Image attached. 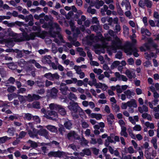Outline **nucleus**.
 Here are the masks:
<instances>
[{
  "label": "nucleus",
  "instance_id": "obj_1",
  "mask_svg": "<svg viewBox=\"0 0 159 159\" xmlns=\"http://www.w3.org/2000/svg\"><path fill=\"white\" fill-rule=\"evenodd\" d=\"M89 38L93 41H94L95 40L97 41H100L102 42V45L97 44L95 46V52L97 54H99L101 53H104L105 48H106L107 51L110 52L112 51H115L117 49H124L125 52L127 55H131L133 54L134 56L136 57L139 56V54L137 53L138 51L137 48L133 46L131 44H129L124 48L122 45L121 40L117 36L115 37L114 40L112 42V44L111 46L108 45L107 42L111 40V38L108 34L105 35V38L100 34H99L98 36H95L92 35Z\"/></svg>",
  "mask_w": 159,
  "mask_h": 159
},
{
  "label": "nucleus",
  "instance_id": "obj_2",
  "mask_svg": "<svg viewBox=\"0 0 159 159\" xmlns=\"http://www.w3.org/2000/svg\"><path fill=\"white\" fill-rule=\"evenodd\" d=\"M7 34L9 36L12 37V38L8 40L3 39L0 40V43H4L8 47H12L14 46V42H20L25 39H29L28 37L26 36L25 33L23 34L24 37L22 38L20 37L21 35L17 34L14 33L10 29H8Z\"/></svg>",
  "mask_w": 159,
  "mask_h": 159
},
{
  "label": "nucleus",
  "instance_id": "obj_3",
  "mask_svg": "<svg viewBox=\"0 0 159 159\" xmlns=\"http://www.w3.org/2000/svg\"><path fill=\"white\" fill-rule=\"evenodd\" d=\"M33 125V123H29L26 125V129L31 137H37L38 134L40 135L44 136L47 139H48L47 132L45 129H42V128L43 127L41 125H39L37 127L41 129V130L37 132L36 130L34 127Z\"/></svg>",
  "mask_w": 159,
  "mask_h": 159
},
{
  "label": "nucleus",
  "instance_id": "obj_4",
  "mask_svg": "<svg viewBox=\"0 0 159 159\" xmlns=\"http://www.w3.org/2000/svg\"><path fill=\"white\" fill-rule=\"evenodd\" d=\"M44 28H49L50 29V34L53 37H57L61 42H64L62 36L59 33L61 30L59 25L55 23H52L49 25L44 24L42 25Z\"/></svg>",
  "mask_w": 159,
  "mask_h": 159
},
{
  "label": "nucleus",
  "instance_id": "obj_5",
  "mask_svg": "<svg viewBox=\"0 0 159 159\" xmlns=\"http://www.w3.org/2000/svg\"><path fill=\"white\" fill-rule=\"evenodd\" d=\"M20 30L23 32L22 35L21 34H19L21 35L20 37L21 38H23L24 37V36L23 34V33H25L26 36L29 38L28 39H25V40H28L30 39H34L35 36L39 37L42 39H44L45 38V34L44 32H43L42 34L40 33L39 32L38 33H32L30 34V36H29L27 35V33L25 31V30L24 29L22 28H20Z\"/></svg>",
  "mask_w": 159,
  "mask_h": 159
},
{
  "label": "nucleus",
  "instance_id": "obj_6",
  "mask_svg": "<svg viewBox=\"0 0 159 159\" xmlns=\"http://www.w3.org/2000/svg\"><path fill=\"white\" fill-rule=\"evenodd\" d=\"M41 111L44 114L43 116L48 119L54 120L55 118H52L51 116H53V117L55 118H57L58 116L57 113L53 111H47L44 109L42 108L41 110Z\"/></svg>",
  "mask_w": 159,
  "mask_h": 159
},
{
  "label": "nucleus",
  "instance_id": "obj_7",
  "mask_svg": "<svg viewBox=\"0 0 159 159\" xmlns=\"http://www.w3.org/2000/svg\"><path fill=\"white\" fill-rule=\"evenodd\" d=\"M68 107L70 111L73 116L76 118L77 117L78 115H75L74 114L76 113L79 109L83 111V110L79 106L78 103L76 102H70Z\"/></svg>",
  "mask_w": 159,
  "mask_h": 159
},
{
  "label": "nucleus",
  "instance_id": "obj_8",
  "mask_svg": "<svg viewBox=\"0 0 159 159\" xmlns=\"http://www.w3.org/2000/svg\"><path fill=\"white\" fill-rule=\"evenodd\" d=\"M128 107H129V111L131 113L134 112V110L132 108H136L137 107L136 101L134 99H132L130 101L127 102Z\"/></svg>",
  "mask_w": 159,
  "mask_h": 159
},
{
  "label": "nucleus",
  "instance_id": "obj_9",
  "mask_svg": "<svg viewBox=\"0 0 159 159\" xmlns=\"http://www.w3.org/2000/svg\"><path fill=\"white\" fill-rule=\"evenodd\" d=\"M135 70L134 69L129 70L127 69L125 72V74L129 79L134 78L136 76Z\"/></svg>",
  "mask_w": 159,
  "mask_h": 159
},
{
  "label": "nucleus",
  "instance_id": "obj_10",
  "mask_svg": "<svg viewBox=\"0 0 159 159\" xmlns=\"http://www.w3.org/2000/svg\"><path fill=\"white\" fill-rule=\"evenodd\" d=\"M64 154V152L58 151L57 152H50L48 154V155L50 157L53 156L54 157H61V156H63Z\"/></svg>",
  "mask_w": 159,
  "mask_h": 159
},
{
  "label": "nucleus",
  "instance_id": "obj_11",
  "mask_svg": "<svg viewBox=\"0 0 159 159\" xmlns=\"http://www.w3.org/2000/svg\"><path fill=\"white\" fill-rule=\"evenodd\" d=\"M121 5L122 6H125L126 10H130L131 7L130 3L128 0H123Z\"/></svg>",
  "mask_w": 159,
  "mask_h": 159
},
{
  "label": "nucleus",
  "instance_id": "obj_12",
  "mask_svg": "<svg viewBox=\"0 0 159 159\" xmlns=\"http://www.w3.org/2000/svg\"><path fill=\"white\" fill-rule=\"evenodd\" d=\"M108 7L106 5H103V8L101 9V13L102 15H105V12H107V14L109 15L111 14V11L109 10H107Z\"/></svg>",
  "mask_w": 159,
  "mask_h": 159
},
{
  "label": "nucleus",
  "instance_id": "obj_13",
  "mask_svg": "<svg viewBox=\"0 0 159 159\" xmlns=\"http://www.w3.org/2000/svg\"><path fill=\"white\" fill-rule=\"evenodd\" d=\"M115 75L119 80H121L124 81H127V78L125 76L121 75L118 72H116L115 73Z\"/></svg>",
  "mask_w": 159,
  "mask_h": 159
},
{
  "label": "nucleus",
  "instance_id": "obj_14",
  "mask_svg": "<svg viewBox=\"0 0 159 159\" xmlns=\"http://www.w3.org/2000/svg\"><path fill=\"white\" fill-rule=\"evenodd\" d=\"M51 57L50 56H45L42 59V62L44 64H50L51 63Z\"/></svg>",
  "mask_w": 159,
  "mask_h": 159
},
{
  "label": "nucleus",
  "instance_id": "obj_15",
  "mask_svg": "<svg viewBox=\"0 0 159 159\" xmlns=\"http://www.w3.org/2000/svg\"><path fill=\"white\" fill-rule=\"evenodd\" d=\"M67 137L69 139H71L72 138L76 139H78L79 138L78 135L74 131H71L68 133Z\"/></svg>",
  "mask_w": 159,
  "mask_h": 159
},
{
  "label": "nucleus",
  "instance_id": "obj_16",
  "mask_svg": "<svg viewBox=\"0 0 159 159\" xmlns=\"http://www.w3.org/2000/svg\"><path fill=\"white\" fill-rule=\"evenodd\" d=\"M113 137L108 136L107 139L105 140V145L106 147H108L110 144V143H113L114 140H113Z\"/></svg>",
  "mask_w": 159,
  "mask_h": 159
},
{
  "label": "nucleus",
  "instance_id": "obj_17",
  "mask_svg": "<svg viewBox=\"0 0 159 159\" xmlns=\"http://www.w3.org/2000/svg\"><path fill=\"white\" fill-rule=\"evenodd\" d=\"M149 89L153 93V96L155 98H157L159 97V95L156 92L155 89L153 85L149 87Z\"/></svg>",
  "mask_w": 159,
  "mask_h": 159
},
{
  "label": "nucleus",
  "instance_id": "obj_18",
  "mask_svg": "<svg viewBox=\"0 0 159 159\" xmlns=\"http://www.w3.org/2000/svg\"><path fill=\"white\" fill-rule=\"evenodd\" d=\"M125 151L126 153H129L130 154H132L136 152L135 151L132 146H130L128 148H125Z\"/></svg>",
  "mask_w": 159,
  "mask_h": 159
},
{
  "label": "nucleus",
  "instance_id": "obj_19",
  "mask_svg": "<svg viewBox=\"0 0 159 159\" xmlns=\"http://www.w3.org/2000/svg\"><path fill=\"white\" fill-rule=\"evenodd\" d=\"M57 90L56 89L53 88L51 91V93H50L49 96L52 97L53 98H55L57 96Z\"/></svg>",
  "mask_w": 159,
  "mask_h": 159
},
{
  "label": "nucleus",
  "instance_id": "obj_20",
  "mask_svg": "<svg viewBox=\"0 0 159 159\" xmlns=\"http://www.w3.org/2000/svg\"><path fill=\"white\" fill-rule=\"evenodd\" d=\"M91 29L97 33L100 32L101 30V27L99 25L92 26L91 27Z\"/></svg>",
  "mask_w": 159,
  "mask_h": 159
},
{
  "label": "nucleus",
  "instance_id": "obj_21",
  "mask_svg": "<svg viewBox=\"0 0 159 159\" xmlns=\"http://www.w3.org/2000/svg\"><path fill=\"white\" fill-rule=\"evenodd\" d=\"M114 117L113 114H110L107 117V120L108 124H111L114 121Z\"/></svg>",
  "mask_w": 159,
  "mask_h": 159
},
{
  "label": "nucleus",
  "instance_id": "obj_22",
  "mask_svg": "<svg viewBox=\"0 0 159 159\" xmlns=\"http://www.w3.org/2000/svg\"><path fill=\"white\" fill-rule=\"evenodd\" d=\"M77 81V79L76 78H72L71 80H67L64 81L66 84H70L72 83L75 84Z\"/></svg>",
  "mask_w": 159,
  "mask_h": 159
},
{
  "label": "nucleus",
  "instance_id": "obj_23",
  "mask_svg": "<svg viewBox=\"0 0 159 159\" xmlns=\"http://www.w3.org/2000/svg\"><path fill=\"white\" fill-rule=\"evenodd\" d=\"M138 110L141 113H143L144 112H146L148 110V107L144 105H143L142 107H139L138 108Z\"/></svg>",
  "mask_w": 159,
  "mask_h": 159
},
{
  "label": "nucleus",
  "instance_id": "obj_24",
  "mask_svg": "<svg viewBox=\"0 0 159 159\" xmlns=\"http://www.w3.org/2000/svg\"><path fill=\"white\" fill-rule=\"evenodd\" d=\"M59 106V105L56 104L51 103L49 105V107L51 110H58Z\"/></svg>",
  "mask_w": 159,
  "mask_h": 159
},
{
  "label": "nucleus",
  "instance_id": "obj_25",
  "mask_svg": "<svg viewBox=\"0 0 159 159\" xmlns=\"http://www.w3.org/2000/svg\"><path fill=\"white\" fill-rule=\"evenodd\" d=\"M124 93L128 98H130L132 96H134L135 94L132 91H131L129 90H128L124 92Z\"/></svg>",
  "mask_w": 159,
  "mask_h": 159
},
{
  "label": "nucleus",
  "instance_id": "obj_26",
  "mask_svg": "<svg viewBox=\"0 0 159 159\" xmlns=\"http://www.w3.org/2000/svg\"><path fill=\"white\" fill-rule=\"evenodd\" d=\"M59 113L62 115H64L66 113V111L64 108L62 106L59 105L58 110Z\"/></svg>",
  "mask_w": 159,
  "mask_h": 159
},
{
  "label": "nucleus",
  "instance_id": "obj_27",
  "mask_svg": "<svg viewBox=\"0 0 159 159\" xmlns=\"http://www.w3.org/2000/svg\"><path fill=\"white\" fill-rule=\"evenodd\" d=\"M46 128L50 131L56 132L57 131V129L55 126L48 125L46 126Z\"/></svg>",
  "mask_w": 159,
  "mask_h": 159
},
{
  "label": "nucleus",
  "instance_id": "obj_28",
  "mask_svg": "<svg viewBox=\"0 0 159 159\" xmlns=\"http://www.w3.org/2000/svg\"><path fill=\"white\" fill-rule=\"evenodd\" d=\"M60 90L62 93L64 95H66L67 93V91L70 90L68 89V87L66 86H65L64 87H61L60 88Z\"/></svg>",
  "mask_w": 159,
  "mask_h": 159
},
{
  "label": "nucleus",
  "instance_id": "obj_29",
  "mask_svg": "<svg viewBox=\"0 0 159 159\" xmlns=\"http://www.w3.org/2000/svg\"><path fill=\"white\" fill-rule=\"evenodd\" d=\"M145 54L146 58L148 60L150 59L152 57L156 58V55L152 52H149V53H145Z\"/></svg>",
  "mask_w": 159,
  "mask_h": 159
},
{
  "label": "nucleus",
  "instance_id": "obj_30",
  "mask_svg": "<svg viewBox=\"0 0 159 159\" xmlns=\"http://www.w3.org/2000/svg\"><path fill=\"white\" fill-rule=\"evenodd\" d=\"M157 139L156 138L153 137L151 140V142L153 145V147L156 149L157 148Z\"/></svg>",
  "mask_w": 159,
  "mask_h": 159
},
{
  "label": "nucleus",
  "instance_id": "obj_31",
  "mask_svg": "<svg viewBox=\"0 0 159 159\" xmlns=\"http://www.w3.org/2000/svg\"><path fill=\"white\" fill-rule=\"evenodd\" d=\"M104 4V2L102 0L98 1L96 3L95 7L99 9L100 7L103 5Z\"/></svg>",
  "mask_w": 159,
  "mask_h": 159
},
{
  "label": "nucleus",
  "instance_id": "obj_32",
  "mask_svg": "<svg viewBox=\"0 0 159 159\" xmlns=\"http://www.w3.org/2000/svg\"><path fill=\"white\" fill-rule=\"evenodd\" d=\"M83 153H81L80 154V155L82 156H83L84 155L89 156L90 155L91 152L89 149H86L84 150L83 151Z\"/></svg>",
  "mask_w": 159,
  "mask_h": 159
},
{
  "label": "nucleus",
  "instance_id": "obj_33",
  "mask_svg": "<svg viewBox=\"0 0 159 159\" xmlns=\"http://www.w3.org/2000/svg\"><path fill=\"white\" fill-rule=\"evenodd\" d=\"M64 125L65 126L67 129H70L72 127V123L69 120H68V121L64 123Z\"/></svg>",
  "mask_w": 159,
  "mask_h": 159
},
{
  "label": "nucleus",
  "instance_id": "obj_34",
  "mask_svg": "<svg viewBox=\"0 0 159 159\" xmlns=\"http://www.w3.org/2000/svg\"><path fill=\"white\" fill-rule=\"evenodd\" d=\"M123 29L125 36L126 37L128 36L129 34L128 28L126 26L124 25L123 26Z\"/></svg>",
  "mask_w": 159,
  "mask_h": 159
},
{
  "label": "nucleus",
  "instance_id": "obj_35",
  "mask_svg": "<svg viewBox=\"0 0 159 159\" xmlns=\"http://www.w3.org/2000/svg\"><path fill=\"white\" fill-rule=\"evenodd\" d=\"M77 50L79 52V54L80 56L83 57H85L86 56V53L83 51V49L82 48H77Z\"/></svg>",
  "mask_w": 159,
  "mask_h": 159
},
{
  "label": "nucleus",
  "instance_id": "obj_36",
  "mask_svg": "<svg viewBox=\"0 0 159 159\" xmlns=\"http://www.w3.org/2000/svg\"><path fill=\"white\" fill-rule=\"evenodd\" d=\"M11 139L10 138L7 137V136H5L2 137L0 138V143H5L7 140Z\"/></svg>",
  "mask_w": 159,
  "mask_h": 159
},
{
  "label": "nucleus",
  "instance_id": "obj_37",
  "mask_svg": "<svg viewBox=\"0 0 159 159\" xmlns=\"http://www.w3.org/2000/svg\"><path fill=\"white\" fill-rule=\"evenodd\" d=\"M121 130L120 132L121 135L127 137L128 134L126 132V128H121Z\"/></svg>",
  "mask_w": 159,
  "mask_h": 159
},
{
  "label": "nucleus",
  "instance_id": "obj_38",
  "mask_svg": "<svg viewBox=\"0 0 159 159\" xmlns=\"http://www.w3.org/2000/svg\"><path fill=\"white\" fill-rule=\"evenodd\" d=\"M52 75V74L51 73H48L45 74L44 75V77L50 80H53Z\"/></svg>",
  "mask_w": 159,
  "mask_h": 159
},
{
  "label": "nucleus",
  "instance_id": "obj_39",
  "mask_svg": "<svg viewBox=\"0 0 159 159\" xmlns=\"http://www.w3.org/2000/svg\"><path fill=\"white\" fill-rule=\"evenodd\" d=\"M17 96V94L15 93L8 95V99L10 101L11 100L14 98H16Z\"/></svg>",
  "mask_w": 159,
  "mask_h": 159
},
{
  "label": "nucleus",
  "instance_id": "obj_40",
  "mask_svg": "<svg viewBox=\"0 0 159 159\" xmlns=\"http://www.w3.org/2000/svg\"><path fill=\"white\" fill-rule=\"evenodd\" d=\"M144 31H146L145 32V34H146L148 36H150L151 34L150 33L149 31L147 29L144 28H142L141 29V33L142 34H144Z\"/></svg>",
  "mask_w": 159,
  "mask_h": 159
},
{
  "label": "nucleus",
  "instance_id": "obj_41",
  "mask_svg": "<svg viewBox=\"0 0 159 159\" xmlns=\"http://www.w3.org/2000/svg\"><path fill=\"white\" fill-rule=\"evenodd\" d=\"M145 125L147 127H149L150 128L153 129L154 128V125L152 123H150L148 122H147L145 123Z\"/></svg>",
  "mask_w": 159,
  "mask_h": 159
},
{
  "label": "nucleus",
  "instance_id": "obj_42",
  "mask_svg": "<svg viewBox=\"0 0 159 159\" xmlns=\"http://www.w3.org/2000/svg\"><path fill=\"white\" fill-rule=\"evenodd\" d=\"M27 98L26 96H23L20 95L18 96V99L21 102H25L26 100V98Z\"/></svg>",
  "mask_w": 159,
  "mask_h": 159
},
{
  "label": "nucleus",
  "instance_id": "obj_43",
  "mask_svg": "<svg viewBox=\"0 0 159 159\" xmlns=\"http://www.w3.org/2000/svg\"><path fill=\"white\" fill-rule=\"evenodd\" d=\"M116 91L117 93H119L118 94V97H120V94L122 92V90L121 87L119 85H117Z\"/></svg>",
  "mask_w": 159,
  "mask_h": 159
},
{
  "label": "nucleus",
  "instance_id": "obj_44",
  "mask_svg": "<svg viewBox=\"0 0 159 159\" xmlns=\"http://www.w3.org/2000/svg\"><path fill=\"white\" fill-rule=\"evenodd\" d=\"M145 6L149 8L151 7L152 5V2L149 0H145Z\"/></svg>",
  "mask_w": 159,
  "mask_h": 159
},
{
  "label": "nucleus",
  "instance_id": "obj_45",
  "mask_svg": "<svg viewBox=\"0 0 159 159\" xmlns=\"http://www.w3.org/2000/svg\"><path fill=\"white\" fill-rule=\"evenodd\" d=\"M24 118L25 119H27L28 120H30L32 118L31 115L29 113H25L24 114L23 116Z\"/></svg>",
  "mask_w": 159,
  "mask_h": 159
},
{
  "label": "nucleus",
  "instance_id": "obj_46",
  "mask_svg": "<svg viewBox=\"0 0 159 159\" xmlns=\"http://www.w3.org/2000/svg\"><path fill=\"white\" fill-rule=\"evenodd\" d=\"M131 143L135 149H137V150H140V148L138 147V144L134 140H132L131 141Z\"/></svg>",
  "mask_w": 159,
  "mask_h": 159
},
{
  "label": "nucleus",
  "instance_id": "obj_47",
  "mask_svg": "<svg viewBox=\"0 0 159 159\" xmlns=\"http://www.w3.org/2000/svg\"><path fill=\"white\" fill-rule=\"evenodd\" d=\"M33 20V17L31 14L25 17V21L26 22H28L29 20Z\"/></svg>",
  "mask_w": 159,
  "mask_h": 159
},
{
  "label": "nucleus",
  "instance_id": "obj_48",
  "mask_svg": "<svg viewBox=\"0 0 159 159\" xmlns=\"http://www.w3.org/2000/svg\"><path fill=\"white\" fill-rule=\"evenodd\" d=\"M74 69L75 70L77 74L82 72L81 70V67L80 66H75L74 67Z\"/></svg>",
  "mask_w": 159,
  "mask_h": 159
},
{
  "label": "nucleus",
  "instance_id": "obj_49",
  "mask_svg": "<svg viewBox=\"0 0 159 159\" xmlns=\"http://www.w3.org/2000/svg\"><path fill=\"white\" fill-rule=\"evenodd\" d=\"M29 62L30 63L34 64L35 66L38 68H40L41 67V66L40 64L39 63L36 62L35 60H31L29 61Z\"/></svg>",
  "mask_w": 159,
  "mask_h": 159
},
{
  "label": "nucleus",
  "instance_id": "obj_50",
  "mask_svg": "<svg viewBox=\"0 0 159 159\" xmlns=\"http://www.w3.org/2000/svg\"><path fill=\"white\" fill-rule=\"evenodd\" d=\"M16 89V88L13 86H11L9 87L7 89V91L10 93H12Z\"/></svg>",
  "mask_w": 159,
  "mask_h": 159
},
{
  "label": "nucleus",
  "instance_id": "obj_51",
  "mask_svg": "<svg viewBox=\"0 0 159 159\" xmlns=\"http://www.w3.org/2000/svg\"><path fill=\"white\" fill-rule=\"evenodd\" d=\"M118 123L121 126V128H125V123L122 120H120L118 121Z\"/></svg>",
  "mask_w": 159,
  "mask_h": 159
},
{
  "label": "nucleus",
  "instance_id": "obj_52",
  "mask_svg": "<svg viewBox=\"0 0 159 159\" xmlns=\"http://www.w3.org/2000/svg\"><path fill=\"white\" fill-rule=\"evenodd\" d=\"M69 97L70 99L72 100H76L77 99V97L73 93H70L69 95Z\"/></svg>",
  "mask_w": 159,
  "mask_h": 159
},
{
  "label": "nucleus",
  "instance_id": "obj_53",
  "mask_svg": "<svg viewBox=\"0 0 159 159\" xmlns=\"http://www.w3.org/2000/svg\"><path fill=\"white\" fill-rule=\"evenodd\" d=\"M142 129L141 127L139 125H136L134 127V130L136 131H140Z\"/></svg>",
  "mask_w": 159,
  "mask_h": 159
},
{
  "label": "nucleus",
  "instance_id": "obj_54",
  "mask_svg": "<svg viewBox=\"0 0 159 159\" xmlns=\"http://www.w3.org/2000/svg\"><path fill=\"white\" fill-rule=\"evenodd\" d=\"M87 12L91 14H94L95 12V10L94 9H92L90 7H89L87 9Z\"/></svg>",
  "mask_w": 159,
  "mask_h": 159
},
{
  "label": "nucleus",
  "instance_id": "obj_55",
  "mask_svg": "<svg viewBox=\"0 0 159 159\" xmlns=\"http://www.w3.org/2000/svg\"><path fill=\"white\" fill-rule=\"evenodd\" d=\"M69 40L71 42L72 44L75 46H78L80 45V43L78 41L75 42L71 39H70V37L69 38Z\"/></svg>",
  "mask_w": 159,
  "mask_h": 159
},
{
  "label": "nucleus",
  "instance_id": "obj_56",
  "mask_svg": "<svg viewBox=\"0 0 159 159\" xmlns=\"http://www.w3.org/2000/svg\"><path fill=\"white\" fill-rule=\"evenodd\" d=\"M28 142L30 144L32 147L36 148L37 147V144L36 142L31 140L29 141Z\"/></svg>",
  "mask_w": 159,
  "mask_h": 159
},
{
  "label": "nucleus",
  "instance_id": "obj_57",
  "mask_svg": "<svg viewBox=\"0 0 159 159\" xmlns=\"http://www.w3.org/2000/svg\"><path fill=\"white\" fill-rule=\"evenodd\" d=\"M81 19L82 20L79 19L77 21L78 24L79 25H81L82 24V21H84L85 20L86 17L82 15L81 17Z\"/></svg>",
  "mask_w": 159,
  "mask_h": 159
},
{
  "label": "nucleus",
  "instance_id": "obj_58",
  "mask_svg": "<svg viewBox=\"0 0 159 159\" xmlns=\"http://www.w3.org/2000/svg\"><path fill=\"white\" fill-rule=\"evenodd\" d=\"M89 143V141L86 140L84 138H82L81 143L82 145H86Z\"/></svg>",
  "mask_w": 159,
  "mask_h": 159
},
{
  "label": "nucleus",
  "instance_id": "obj_59",
  "mask_svg": "<svg viewBox=\"0 0 159 159\" xmlns=\"http://www.w3.org/2000/svg\"><path fill=\"white\" fill-rule=\"evenodd\" d=\"M33 106L34 107L36 108H39L40 105L39 102H34L33 103Z\"/></svg>",
  "mask_w": 159,
  "mask_h": 159
},
{
  "label": "nucleus",
  "instance_id": "obj_60",
  "mask_svg": "<svg viewBox=\"0 0 159 159\" xmlns=\"http://www.w3.org/2000/svg\"><path fill=\"white\" fill-rule=\"evenodd\" d=\"M125 15L127 17L130 18L132 17V15L131 12H130V10H127L125 12Z\"/></svg>",
  "mask_w": 159,
  "mask_h": 159
},
{
  "label": "nucleus",
  "instance_id": "obj_61",
  "mask_svg": "<svg viewBox=\"0 0 159 159\" xmlns=\"http://www.w3.org/2000/svg\"><path fill=\"white\" fill-rule=\"evenodd\" d=\"M26 100H28L29 102H30L33 100V95L32 96L31 94H28Z\"/></svg>",
  "mask_w": 159,
  "mask_h": 159
},
{
  "label": "nucleus",
  "instance_id": "obj_62",
  "mask_svg": "<svg viewBox=\"0 0 159 159\" xmlns=\"http://www.w3.org/2000/svg\"><path fill=\"white\" fill-rule=\"evenodd\" d=\"M138 4L139 7L143 8L145 6V0L144 1L142 0H140Z\"/></svg>",
  "mask_w": 159,
  "mask_h": 159
},
{
  "label": "nucleus",
  "instance_id": "obj_63",
  "mask_svg": "<svg viewBox=\"0 0 159 159\" xmlns=\"http://www.w3.org/2000/svg\"><path fill=\"white\" fill-rule=\"evenodd\" d=\"M120 64V62L119 61H115L112 63L111 65L112 67L113 68L117 66Z\"/></svg>",
  "mask_w": 159,
  "mask_h": 159
},
{
  "label": "nucleus",
  "instance_id": "obj_64",
  "mask_svg": "<svg viewBox=\"0 0 159 159\" xmlns=\"http://www.w3.org/2000/svg\"><path fill=\"white\" fill-rule=\"evenodd\" d=\"M81 125L84 128H87L89 127V124L85 121H83L82 122Z\"/></svg>",
  "mask_w": 159,
  "mask_h": 159
}]
</instances>
